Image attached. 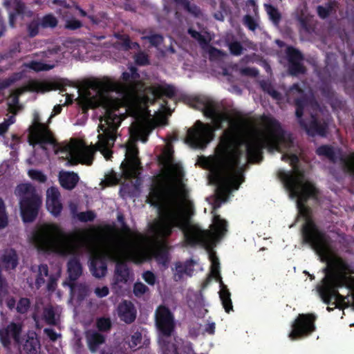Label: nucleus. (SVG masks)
<instances>
[{
  "label": "nucleus",
  "mask_w": 354,
  "mask_h": 354,
  "mask_svg": "<svg viewBox=\"0 0 354 354\" xmlns=\"http://www.w3.org/2000/svg\"><path fill=\"white\" fill-rule=\"evenodd\" d=\"M43 318L47 325L56 326L57 324L55 318V313L54 311V308L52 306L44 308L43 312Z\"/></svg>",
  "instance_id": "nucleus-40"
},
{
  "label": "nucleus",
  "mask_w": 354,
  "mask_h": 354,
  "mask_svg": "<svg viewBox=\"0 0 354 354\" xmlns=\"http://www.w3.org/2000/svg\"><path fill=\"white\" fill-rule=\"evenodd\" d=\"M187 194L184 185L180 189L170 183H160L151 187L147 201L150 206L158 209V216L149 225V230L157 237L166 239L172 235L175 228H178L183 233L187 245L209 248L215 237L225 235L227 223L219 214H214L213 232L210 230H202L200 225L192 223L187 215L171 207L178 195L187 198Z\"/></svg>",
  "instance_id": "nucleus-2"
},
{
  "label": "nucleus",
  "mask_w": 354,
  "mask_h": 354,
  "mask_svg": "<svg viewBox=\"0 0 354 354\" xmlns=\"http://www.w3.org/2000/svg\"><path fill=\"white\" fill-rule=\"evenodd\" d=\"M14 11L10 12L9 23L10 26L12 28L15 26V21L19 17L21 19L25 17H32L33 12L31 10H27L25 4L21 0H15Z\"/></svg>",
  "instance_id": "nucleus-23"
},
{
  "label": "nucleus",
  "mask_w": 354,
  "mask_h": 354,
  "mask_svg": "<svg viewBox=\"0 0 354 354\" xmlns=\"http://www.w3.org/2000/svg\"><path fill=\"white\" fill-rule=\"evenodd\" d=\"M17 189L22 196H30L32 193H35V189L29 184H21L17 186Z\"/></svg>",
  "instance_id": "nucleus-57"
},
{
  "label": "nucleus",
  "mask_w": 354,
  "mask_h": 354,
  "mask_svg": "<svg viewBox=\"0 0 354 354\" xmlns=\"http://www.w3.org/2000/svg\"><path fill=\"white\" fill-rule=\"evenodd\" d=\"M155 259L158 264L162 265L165 268H167L170 261L168 250L165 247L159 248L156 251Z\"/></svg>",
  "instance_id": "nucleus-34"
},
{
  "label": "nucleus",
  "mask_w": 354,
  "mask_h": 354,
  "mask_svg": "<svg viewBox=\"0 0 354 354\" xmlns=\"http://www.w3.org/2000/svg\"><path fill=\"white\" fill-rule=\"evenodd\" d=\"M194 106L203 112L205 116L213 119V124L196 121L194 127L187 130V142L196 148H203L214 139L215 130L222 128L226 116L218 112L216 104L205 97H197Z\"/></svg>",
  "instance_id": "nucleus-5"
},
{
  "label": "nucleus",
  "mask_w": 354,
  "mask_h": 354,
  "mask_svg": "<svg viewBox=\"0 0 354 354\" xmlns=\"http://www.w3.org/2000/svg\"><path fill=\"white\" fill-rule=\"evenodd\" d=\"M46 205L47 209L55 218L60 216L63 209L60 192L57 187H50L47 189Z\"/></svg>",
  "instance_id": "nucleus-19"
},
{
  "label": "nucleus",
  "mask_w": 354,
  "mask_h": 354,
  "mask_svg": "<svg viewBox=\"0 0 354 354\" xmlns=\"http://www.w3.org/2000/svg\"><path fill=\"white\" fill-rule=\"evenodd\" d=\"M30 300L28 298H21L16 306V310L19 314H25L30 307Z\"/></svg>",
  "instance_id": "nucleus-47"
},
{
  "label": "nucleus",
  "mask_w": 354,
  "mask_h": 354,
  "mask_svg": "<svg viewBox=\"0 0 354 354\" xmlns=\"http://www.w3.org/2000/svg\"><path fill=\"white\" fill-rule=\"evenodd\" d=\"M32 241L39 251L64 254L66 250L67 235L57 224L45 223L32 233Z\"/></svg>",
  "instance_id": "nucleus-7"
},
{
  "label": "nucleus",
  "mask_w": 354,
  "mask_h": 354,
  "mask_svg": "<svg viewBox=\"0 0 354 354\" xmlns=\"http://www.w3.org/2000/svg\"><path fill=\"white\" fill-rule=\"evenodd\" d=\"M142 278L149 286H153L156 283V277L155 274L150 271H146L142 274Z\"/></svg>",
  "instance_id": "nucleus-63"
},
{
  "label": "nucleus",
  "mask_w": 354,
  "mask_h": 354,
  "mask_svg": "<svg viewBox=\"0 0 354 354\" xmlns=\"http://www.w3.org/2000/svg\"><path fill=\"white\" fill-rule=\"evenodd\" d=\"M135 62L137 65L146 66L149 64V57L145 52H138L135 56Z\"/></svg>",
  "instance_id": "nucleus-56"
},
{
  "label": "nucleus",
  "mask_w": 354,
  "mask_h": 354,
  "mask_svg": "<svg viewBox=\"0 0 354 354\" xmlns=\"http://www.w3.org/2000/svg\"><path fill=\"white\" fill-rule=\"evenodd\" d=\"M86 341L91 353H96L99 346L105 342V336L99 332L93 331L86 334Z\"/></svg>",
  "instance_id": "nucleus-27"
},
{
  "label": "nucleus",
  "mask_w": 354,
  "mask_h": 354,
  "mask_svg": "<svg viewBox=\"0 0 354 354\" xmlns=\"http://www.w3.org/2000/svg\"><path fill=\"white\" fill-rule=\"evenodd\" d=\"M24 91V88L17 89L15 93L11 95V100L8 104L9 111L13 114L17 113L16 107L19 103V95Z\"/></svg>",
  "instance_id": "nucleus-42"
},
{
  "label": "nucleus",
  "mask_w": 354,
  "mask_h": 354,
  "mask_svg": "<svg viewBox=\"0 0 354 354\" xmlns=\"http://www.w3.org/2000/svg\"><path fill=\"white\" fill-rule=\"evenodd\" d=\"M288 59V73L291 76L305 74L306 68L303 64L304 55L299 49L288 46L286 50Z\"/></svg>",
  "instance_id": "nucleus-16"
},
{
  "label": "nucleus",
  "mask_w": 354,
  "mask_h": 354,
  "mask_svg": "<svg viewBox=\"0 0 354 354\" xmlns=\"http://www.w3.org/2000/svg\"><path fill=\"white\" fill-rule=\"evenodd\" d=\"M118 314L122 321L131 324L136 319V308L131 301L124 300L118 306Z\"/></svg>",
  "instance_id": "nucleus-21"
},
{
  "label": "nucleus",
  "mask_w": 354,
  "mask_h": 354,
  "mask_svg": "<svg viewBox=\"0 0 354 354\" xmlns=\"http://www.w3.org/2000/svg\"><path fill=\"white\" fill-rule=\"evenodd\" d=\"M90 270L94 277H103L107 272V264L101 259H94L91 261Z\"/></svg>",
  "instance_id": "nucleus-29"
},
{
  "label": "nucleus",
  "mask_w": 354,
  "mask_h": 354,
  "mask_svg": "<svg viewBox=\"0 0 354 354\" xmlns=\"http://www.w3.org/2000/svg\"><path fill=\"white\" fill-rule=\"evenodd\" d=\"M263 133L254 136L245 144L246 156L250 162H260L263 159V149L279 150L286 141V131L274 117L263 115L261 118Z\"/></svg>",
  "instance_id": "nucleus-4"
},
{
  "label": "nucleus",
  "mask_w": 354,
  "mask_h": 354,
  "mask_svg": "<svg viewBox=\"0 0 354 354\" xmlns=\"http://www.w3.org/2000/svg\"><path fill=\"white\" fill-rule=\"evenodd\" d=\"M129 71L122 73L120 77L122 81L107 78L102 82H94L92 85L95 88H104L123 95L122 99L110 100L106 103L104 118L105 124L99 126L105 133L104 135H98L97 146L100 150H106L110 142H114L111 131L119 127L126 113L136 117L144 108L147 107L149 104H153L157 99H161L162 96L171 99L175 96V87L168 84L153 85L145 89L146 93H138L143 84L140 80L138 68L131 66L129 67Z\"/></svg>",
  "instance_id": "nucleus-1"
},
{
  "label": "nucleus",
  "mask_w": 354,
  "mask_h": 354,
  "mask_svg": "<svg viewBox=\"0 0 354 354\" xmlns=\"http://www.w3.org/2000/svg\"><path fill=\"white\" fill-rule=\"evenodd\" d=\"M41 198L36 193L30 196H22L20 200V208L22 221L24 223H32L37 216L41 205Z\"/></svg>",
  "instance_id": "nucleus-14"
},
{
  "label": "nucleus",
  "mask_w": 354,
  "mask_h": 354,
  "mask_svg": "<svg viewBox=\"0 0 354 354\" xmlns=\"http://www.w3.org/2000/svg\"><path fill=\"white\" fill-rule=\"evenodd\" d=\"M141 39L149 41L150 46L155 48H158L164 41L162 35L157 33H150L148 35L142 36Z\"/></svg>",
  "instance_id": "nucleus-38"
},
{
  "label": "nucleus",
  "mask_w": 354,
  "mask_h": 354,
  "mask_svg": "<svg viewBox=\"0 0 354 354\" xmlns=\"http://www.w3.org/2000/svg\"><path fill=\"white\" fill-rule=\"evenodd\" d=\"M240 73L244 76L257 77L259 75V71L255 67H243L240 69Z\"/></svg>",
  "instance_id": "nucleus-59"
},
{
  "label": "nucleus",
  "mask_w": 354,
  "mask_h": 354,
  "mask_svg": "<svg viewBox=\"0 0 354 354\" xmlns=\"http://www.w3.org/2000/svg\"><path fill=\"white\" fill-rule=\"evenodd\" d=\"M149 290V288L142 282H136L133 286V292L136 296H141Z\"/></svg>",
  "instance_id": "nucleus-58"
},
{
  "label": "nucleus",
  "mask_w": 354,
  "mask_h": 354,
  "mask_svg": "<svg viewBox=\"0 0 354 354\" xmlns=\"http://www.w3.org/2000/svg\"><path fill=\"white\" fill-rule=\"evenodd\" d=\"M227 47L230 50V53L232 55L236 56L241 55L244 50V48L243 47L240 41L238 40L229 41L227 44Z\"/></svg>",
  "instance_id": "nucleus-44"
},
{
  "label": "nucleus",
  "mask_w": 354,
  "mask_h": 354,
  "mask_svg": "<svg viewBox=\"0 0 354 354\" xmlns=\"http://www.w3.org/2000/svg\"><path fill=\"white\" fill-rule=\"evenodd\" d=\"M68 278L71 282L76 281L82 274V266L76 258H72L67 263Z\"/></svg>",
  "instance_id": "nucleus-28"
},
{
  "label": "nucleus",
  "mask_w": 354,
  "mask_h": 354,
  "mask_svg": "<svg viewBox=\"0 0 354 354\" xmlns=\"http://www.w3.org/2000/svg\"><path fill=\"white\" fill-rule=\"evenodd\" d=\"M28 142L31 145H40L43 149H46L45 145L56 143L49 127L41 122L37 113H34L32 124L29 127Z\"/></svg>",
  "instance_id": "nucleus-11"
},
{
  "label": "nucleus",
  "mask_w": 354,
  "mask_h": 354,
  "mask_svg": "<svg viewBox=\"0 0 354 354\" xmlns=\"http://www.w3.org/2000/svg\"><path fill=\"white\" fill-rule=\"evenodd\" d=\"M221 290L219 291V296L222 304L224 307V310L226 313H230L231 310H233V305L230 298V292L227 288L226 286H220Z\"/></svg>",
  "instance_id": "nucleus-32"
},
{
  "label": "nucleus",
  "mask_w": 354,
  "mask_h": 354,
  "mask_svg": "<svg viewBox=\"0 0 354 354\" xmlns=\"http://www.w3.org/2000/svg\"><path fill=\"white\" fill-rule=\"evenodd\" d=\"M319 89L322 95L333 108L341 107L342 106V101L339 97L337 93L333 90L332 86L327 83V82H322Z\"/></svg>",
  "instance_id": "nucleus-22"
},
{
  "label": "nucleus",
  "mask_w": 354,
  "mask_h": 354,
  "mask_svg": "<svg viewBox=\"0 0 354 354\" xmlns=\"http://www.w3.org/2000/svg\"><path fill=\"white\" fill-rule=\"evenodd\" d=\"M77 217L81 222L86 223L93 221L96 218V214L94 212L88 210L78 213Z\"/></svg>",
  "instance_id": "nucleus-49"
},
{
  "label": "nucleus",
  "mask_w": 354,
  "mask_h": 354,
  "mask_svg": "<svg viewBox=\"0 0 354 354\" xmlns=\"http://www.w3.org/2000/svg\"><path fill=\"white\" fill-rule=\"evenodd\" d=\"M294 103L296 107L295 115L298 119V121L300 122V120L303 119L302 116L304 114V108L308 104V98L304 93L301 95L300 97L295 99Z\"/></svg>",
  "instance_id": "nucleus-36"
},
{
  "label": "nucleus",
  "mask_w": 354,
  "mask_h": 354,
  "mask_svg": "<svg viewBox=\"0 0 354 354\" xmlns=\"http://www.w3.org/2000/svg\"><path fill=\"white\" fill-rule=\"evenodd\" d=\"M138 147L136 145H129L126 148V156L127 158V163L122 164V172L124 178L131 179L136 174V166L138 163Z\"/></svg>",
  "instance_id": "nucleus-18"
},
{
  "label": "nucleus",
  "mask_w": 354,
  "mask_h": 354,
  "mask_svg": "<svg viewBox=\"0 0 354 354\" xmlns=\"http://www.w3.org/2000/svg\"><path fill=\"white\" fill-rule=\"evenodd\" d=\"M8 223V219L6 212L5 204L3 199L0 198V229L6 227Z\"/></svg>",
  "instance_id": "nucleus-51"
},
{
  "label": "nucleus",
  "mask_w": 354,
  "mask_h": 354,
  "mask_svg": "<svg viewBox=\"0 0 354 354\" xmlns=\"http://www.w3.org/2000/svg\"><path fill=\"white\" fill-rule=\"evenodd\" d=\"M104 250L108 258L116 263L114 273L115 282L126 283L129 279V268L122 259L134 255V246L132 241L122 239L109 242Z\"/></svg>",
  "instance_id": "nucleus-8"
},
{
  "label": "nucleus",
  "mask_w": 354,
  "mask_h": 354,
  "mask_svg": "<svg viewBox=\"0 0 354 354\" xmlns=\"http://www.w3.org/2000/svg\"><path fill=\"white\" fill-rule=\"evenodd\" d=\"M39 348V341L37 337H35V336H28V338L23 345L24 351L30 354H36Z\"/></svg>",
  "instance_id": "nucleus-35"
},
{
  "label": "nucleus",
  "mask_w": 354,
  "mask_h": 354,
  "mask_svg": "<svg viewBox=\"0 0 354 354\" xmlns=\"http://www.w3.org/2000/svg\"><path fill=\"white\" fill-rule=\"evenodd\" d=\"M58 278L55 275H50L47 281V290L54 292L57 287Z\"/></svg>",
  "instance_id": "nucleus-62"
},
{
  "label": "nucleus",
  "mask_w": 354,
  "mask_h": 354,
  "mask_svg": "<svg viewBox=\"0 0 354 354\" xmlns=\"http://www.w3.org/2000/svg\"><path fill=\"white\" fill-rule=\"evenodd\" d=\"M315 153L319 156L326 157L329 160L335 162L337 160L334 147L329 145H322L317 148Z\"/></svg>",
  "instance_id": "nucleus-31"
},
{
  "label": "nucleus",
  "mask_w": 354,
  "mask_h": 354,
  "mask_svg": "<svg viewBox=\"0 0 354 354\" xmlns=\"http://www.w3.org/2000/svg\"><path fill=\"white\" fill-rule=\"evenodd\" d=\"M58 21L52 14L44 15L41 21V26L43 28H55L57 26Z\"/></svg>",
  "instance_id": "nucleus-45"
},
{
  "label": "nucleus",
  "mask_w": 354,
  "mask_h": 354,
  "mask_svg": "<svg viewBox=\"0 0 354 354\" xmlns=\"http://www.w3.org/2000/svg\"><path fill=\"white\" fill-rule=\"evenodd\" d=\"M115 37L122 41V46L123 47L124 50H131V47H130L131 39L129 35L117 34V35H115Z\"/></svg>",
  "instance_id": "nucleus-60"
},
{
  "label": "nucleus",
  "mask_w": 354,
  "mask_h": 354,
  "mask_svg": "<svg viewBox=\"0 0 354 354\" xmlns=\"http://www.w3.org/2000/svg\"><path fill=\"white\" fill-rule=\"evenodd\" d=\"M22 325L10 322L6 328L0 329V342L5 347H9L12 339L15 342L20 341V336L22 332Z\"/></svg>",
  "instance_id": "nucleus-20"
},
{
  "label": "nucleus",
  "mask_w": 354,
  "mask_h": 354,
  "mask_svg": "<svg viewBox=\"0 0 354 354\" xmlns=\"http://www.w3.org/2000/svg\"><path fill=\"white\" fill-rule=\"evenodd\" d=\"M317 317L314 314H299L291 325L289 339L297 340L308 336L315 332V322Z\"/></svg>",
  "instance_id": "nucleus-12"
},
{
  "label": "nucleus",
  "mask_w": 354,
  "mask_h": 354,
  "mask_svg": "<svg viewBox=\"0 0 354 354\" xmlns=\"http://www.w3.org/2000/svg\"><path fill=\"white\" fill-rule=\"evenodd\" d=\"M8 282L2 276L1 268L0 267V304H3V298L8 294Z\"/></svg>",
  "instance_id": "nucleus-48"
},
{
  "label": "nucleus",
  "mask_w": 354,
  "mask_h": 354,
  "mask_svg": "<svg viewBox=\"0 0 354 354\" xmlns=\"http://www.w3.org/2000/svg\"><path fill=\"white\" fill-rule=\"evenodd\" d=\"M300 127L306 131L307 134L311 136L319 135L326 136L327 135L328 124L324 120H319L315 115H311V120L309 124L306 123L304 119L299 122Z\"/></svg>",
  "instance_id": "nucleus-17"
},
{
  "label": "nucleus",
  "mask_w": 354,
  "mask_h": 354,
  "mask_svg": "<svg viewBox=\"0 0 354 354\" xmlns=\"http://www.w3.org/2000/svg\"><path fill=\"white\" fill-rule=\"evenodd\" d=\"M94 151L91 148L86 147L82 149L77 156H71L68 160L70 165H77L80 162L82 165H91L93 160Z\"/></svg>",
  "instance_id": "nucleus-26"
},
{
  "label": "nucleus",
  "mask_w": 354,
  "mask_h": 354,
  "mask_svg": "<svg viewBox=\"0 0 354 354\" xmlns=\"http://www.w3.org/2000/svg\"><path fill=\"white\" fill-rule=\"evenodd\" d=\"M279 175L290 196L297 198V205L300 213L307 214L309 209L306 206V203L309 198L317 197V188L310 182L304 183L299 176L285 171L281 172Z\"/></svg>",
  "instance_id": "nucleus-9"
},
{
  "label": "nucleus",
  "mask_w": 354,
  "mask_h": 354,
  "mask_svg": "<svg viewBox=\"0 0 354 354\" xmlns=\"http://www.w3.org/2000/svg\"><path fill=\"white\" fill-rule=\"evenodd\" d=\"M267 13L269 15L270 19L275 24H279L281 20V14L276 7L272 5H265Z\"/></svg>",
  "instance_id": "nucleus-41"
},
{
  "label": "nucleus",
  "mask_w": 354,
  "mask_h": 354,
  "mask_svg": "<svg viewBox=\"0 0 354 354\" xmlns=\"http://www.w3.org/2000/svg\"><path fill=\"white\" fill-rule=\"evenodd\" d=\"M142 340V333L139 331H136L131 336V347H135L138 345Z\"/></svg>",
  "instance_id": "nucleus-64"
},
{
  "label": "nucleus",
  "mask_w": 354,
  "mask_h": 354,
  "mask_svg": "<svg viewBox=\"0 0 354 354\" xmlns=\"http://www.w3.org/2000/svg\"><path fill=\"white\" fill-rule=\"evenodd\" d=\"M176 3L180 5L186 10L187 12L195 15L199 16L201 10L198 6L195 4L190 3L189 0H175Z\"/></svg>",
  "instance_id": "nucleus-39"
},
{
  "label": "nucleus",
  "mask_w": 354,
  "mask_h": 354,
  "mask_svg": "<svg viewBox=\"0 0 354 354\" xmlns=\"http://www.w3.org/2000/svg\"><path fill=\"white\" fill-rule=\"evenodd\" d=\"M58 51L59 49L55 48L48 49L45 51H41L39 54L35 55H41L43 61L32 60L28 62H24L23 64V66L36 73L49 71V70H52V68L55 66V64L53 63L54 61H55V59H53V56L57 54Z\"/></svg>",
  "instance_id": "nucleus-15"
},
{
  "label": "nucleus",
  "mask_w": 354,
  "mask_h": 354,
  "mask_svg": "<svg viewBox=\"0 0 354 354\" xmlns=\"http://www.w3.org/2000/svg\"><path fill=\"white\" fill-rule=\"evenodd\" d=\"M340 162L344 172L354 176V152L341 157Z\"/></svg>",
  "instance_id": "nucleus-37"
},
{
  "label": "nucleus",
  "mask_w": 354,
  "mask_h": 354,
  "mask_svg": "<svg viewBox=\"0 0 354 354\" xmlns=\"http://www.w3.org/2000/svg\"><path fill=\"white\" fill-rule=\"evenodd\" d=\"M338 7V1L328 0L325 6H318L317 7V12L319 18L326 19L330 14L335 12Z\"/></svg>",
  "instance_id": "nucleus-30"
},
{
  "label": "nucleus",
  "mask_w": 354,
  "mask_h": 354,
  "mask_svg": "<svg viewBox=\"0 0 354 354\" xmlns=\"http://www.w3.org/2000/svg\"><path fill=\"white\" fill-rule=\"evenodd\" d=\"M121 230H122V232L123 233H124L128 236V238H122V239H118L106 240L104 242V247L109 242H111V241H113L122 240V239H128V240L132 241V243L133 244V246L135 247L134 242L131 240V238H133L135 235H136L138 234L133 232L132 231V230L130 228V227L126 223V222L124 223H123V225H122Z\"/></svg>",
  "instance_id": "nucleus-46"
},
{
  "label": "nucleus",
  "mask_w": 354,
  "mask_h": 354,
  "mask_svg": "<svg viewBox=\"0 0 354 354\" xmlns=\"http://www.w3.org/2000/svg\"><path fill=\"white\" fill-rule=\"evenodd\" d=\"M187 32L192 38L196 39L200 45H207L208 44V40L205 37L202 35L200 32L195 30V29L189 28L187 30Z\"/></svg>",
  "instance_id": "nucleus-52"
},
{
  "label": "nucleus",
  "mask_w": 354,
  "mask_h": 354,
  "mask_svg": "<svg viewBox=\"0 0 354 354\" xmlns=\"http://www.w3.org/2000/svg\"><path fill=\"white\" fill-rule=\"evenodd\" d=\"M68 286H70L71 291H77L78 296L80 297L81 299H83L84 297L86 295L87 288L85 285H76L75 281H73L71 282Z\"/></svg>",
  "instance_id": "nucleus-53"
},
{
  "label": "nucleus",
  "mask_w": 354,
  "mask_h": 354,
  "mask_svg": "<svg viewBox=\"0 0 354 354\" xmlns=\"http://www.w3.org/2000/svg\"><path fill=\"white\" fill-rule=\"evenodd\" d=\"M28 175L31 179L39 183H44L47 180V177L39 170L30 169L28 171Z\"/></svg>",
  "instance_id": "nucleus-50"
},
{
  "label": "nucleus",
  "mask_w": 354,
  "mask_h": 354,
  "mask_svg": "<svg viewBox=\"0 0 354 354\" xmlns=\"http://www.w3.org/2000/svg\"><path fill=\"white\" fill-rule=\"evenodd\" d=\"M156 326L160 334L170 337L175 330V317L168 307L161 305L155 313Z\"/></svg>",
  "instance_id": "nucleus-13"
},
{
  "label": "nucleus",
  "mask_w": 354,
  "mask_h": 354,
  "mask_svg": "<svg viewBox=\"0 0 354 354\" xmlns=\"http://www.w3.org/2000/svg\"><path fill=\"white\" fill-rule=\"evenodd\" d=\"M301 239L303 244L310 246L326 262L324 277L334 274L346 282V275L353 273L352 266L339 256L332 255L330 237L310 218L301 226Z\"/></svg>",
  "instance_id": "nucleus-3"
},
{
  "label": "nucleus",
  "mask_w": 354,
  "mask_h": 354,
  "mask_svg": "<svg viewBox=\"0 0 354 354\" xmlns=\"http://www.w3.org/2000/svg\"><path fill=\"white\" fill-rule=\"evenodd\" d=\"M83 26V24L80 20L72 19L67 20L65 24V28L67 30H78Z\"/></svg>",
  "instance_id": "nucleus-61"
},
{
  "label": "nucleus",
  "mask_w": 354,
  "mask_h": 354,
  "mask_svg": "<svg viewBox=\"0 0 354 354\" xmlns=\"http://www.w3.org/2000/svg\"><path fill=\"white\" fill-rule=\"evenodd\" d=\"M243 151L235 145V140L229 138L221 145L220 161L227 171L225 185L221 187L224 194L230 192L231 188L237 190L244 181L243 168L240 167Z\"/></svg>",
  "instance_id": "nucleus-6"
},
{
  "label": "nucleus",
  "mask_w": 354,
  "mask_h": 354,
  "mask_svg": "<svg viewBox=\"0 0 354 354\" xmlns=\"http://www.w3.org/2000/svg\"><path fill=\"white\" fill-rule=\"evenodd\" d=\"M79 180L78 174L74 171H59V185L66 190H73L78 183Z\"/></svg>",
  "instance_id": "nucleus-25"
},
{
  "label": "nucleus",
  "mask_w": 354,
  "mask_h": 354,
  "mask_svg": "<svg viewBox=\"0 0 354 354\" xmlns=\"http://www.w3.org/2000/svg\"><path fill=\"white\" fill-rule=\"evenodd\" d=\"M40 26L41 23L36 20H34L29 23L27 26L28 35L32 37H35L39 33Z\"/></svg>",
  "instance_id": "nucleus-55"
},
{
  "label": "nucleus",
  "mask_w": 354,
  "mask_h": 354,
  "mask_svg": "<svg viewBox=\"0 0 354 354\" xmlns=\"http://www.w3.org/2000/svg\"><path fill=\"white\" fill-rule=\"evenodd\" d=\"M321 282L316 288L324 303L327 305H333L334 308L339 309L350 306L348 302L346 301L347 297L341 295L338 290L339 288L346 285L339 277L332 274L328 277H324Z\"/></svg>",
  "instance_id": "nucleus-10"
},
{
  "label": "nucleus",
  "mask_w": 354,
  "mask_h": 354,
  "mask_svg": "<svg viewBox=\"0 0 354 354\" xmlns=\"http://www.w3.org/2000/svg\"><path fill=\"white\" fill-rule=\"evenodd\" d=\"M96 326L100 332H108L111 329V320L109 317H99L96 321Z\"/></svg>",
  "instance_id": "nucleus-43"
},
{
  "label": "nucleus",
  "mask_w": 354,
  "mask_h": 354,
  "mask_svg": "<svg viewBox=\"0 0 354 354\" xmlns=\"http://www.w3.org/2000/svg\"><path fill=\"white\" fill-rule=\"evenodd\" d=\"M209 259L212 261L211 266V275L215 278V279L219 281L220 286H223V281L220 274V263L219 260L213 252L209 254Z\"/></svg>",
  "instance_id": "nucleus-33"
},
{
  "label": "nucleus",
  "mask_w": 354,
  "mask_h": 354,
  "mask_svg": "<svg viewBox=\"0 0 354 354\" xmlns=\"http://www.w3.org/2000/svg\"><path fill=\"white\" fill-rule=\"evenodd\" d=\"M243 24L251 31H255L259 26L251 15H245L243 18Z\"/></svg>",
  "instance_id": "nucleus-54"
},
{
  "label": "nucleus",
  "mask_w": 354,
  "mask_h": 354,
  "mask_svg": "<svg viewBox=\"0 0 354 354\" xmlns=\"http://www.w3.org/2000/svg\"><path fill=\"white\" fill-rule=\"evenodd\" d=\"M1 262L6 270H13L19 264V256L13 248L4 250L1 256Z\"/></svg>",
  "instance_id": "nucleus-24"
}]
</instances>
